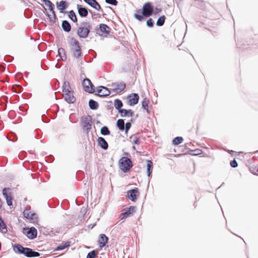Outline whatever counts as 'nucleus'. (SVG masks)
<instances>
[{
  "instance_id": "obj_1",
  "label": "nucleus",
  "mask_w": 258,
  "mask_h": 258,
  "mask_svg": "<svg viewBox=\"0 0 258 258\" xmlns=\"http://www.w3.org/2000/svg\"><path fill=\"white\" fill-rule=\"evenodd\" d=\"M137 12L134 14V17L138 21L141 22L144 20V17L147 18L152 16L154 13V7L150 2L145 3L142 8V15L140 14L141 10H139Z\"/></svg>"
},
{
  "instance_id": "obj_2",
  "label": "nucleus",
  "mask_w": 258,
  "mask_h": 258,
  "mask_svg": "<svg viewBox=\"0 0 258 258\" xmlns=\"http://www.w3.org/2000/svg\"><path fill=\"white\" fill-rule=\"evenodd\" d=\"M91 28V25L89 22H83L78 28L77 34L81 38H86L88 37Z\"/></svg>"
},
{
  "instance_id": "obj_3",
  "label": "nucleus",
  "mask_w": 258,
  "mask_h": 258,
  "mask_svg": "<svg viewBox=\"0 0 258 258\" xmlns=\"http://www.w3.org/2000/svg\"><path fill=\"white\" fill-rule=\"evenodd\" d=\"M120 168L124 173L127 172L133 165L132 160L128 157H123L119 160Z\"/></svg>"
},
{
  "instance_id": "obj_4",
  "label": "nucleus",
  "mask_w": 258,
  "mask_h": 258,
  "mask_svg": "<svg viewBox=\"0 0 258 258\" xmlns=\"http://www.w3.org/2000/svg\"><path fill=\"white\" fill-rule=\"evenodd\" d=\"M84 90L89 93H94L95 92V87L91 82V80L86 78L84 79L82 83Z\"/></svg>"
},
{
  "instance_id": "obj_5",
  "label": "nucleus",
  "mask_w": 258,
  "mask_h": 258,
  "mask_svg": "<svg viewBox=\"0 0 258 258\" xmlns=\"http://www.w3.org/2000/svg\"><path fill=\"white\" fill-rule=\"evenodd\" d=\"M23 233L29 239H34L37 235V230L34 227L24 228Z\"/></svg>"
},
{
  "instance_id": "obj_6",
  "label": "nucleus",
  "mask_w": 258,
  "mask_h": 258,
  "mask_svg": "<svg viewBox=\"0 0 258 258\" xmlns=\"http://www.w3.org/2000/svg\"><path fill=\"white\" fill-rule=\"evenodd\" d=\"M3 195L6 200L7 205L9 206L12 205L13 198L11 192V188L9 187H5L2 190Z\"/></svg>"
},
{
  "instance_id": "obj_7",
  "label": "nucleus",
  "mask_w": 258,
  "mask_h": 258,
  "mask_svg": "<svg viewBox=\"0 0 258 258\" xmlns=\"http://www.w3.org/2000/svg\"><path fill=\"white\" fill-rule=\"evenodd\" d=\"M92 116L90 115L82 117L81 121L83 123V127L89 132L92 128Z\"/></svg>"
},
{
  "instance_id": "obj_8",
  "label": "nucleus",
  "mask_w": 258,
  "mask_h": 258,
  "mask_svg": "<svg viewBox=\"0 0 258 258\" xmlns=\"http://www.w3.org/2000/svg\"><path fill=\"white\" fill-rule=\"evenodd\" d=\"M21 254L24 255L28 257H38L40 255V253L37 251H35L32 249L24 247Z\"/></svg>"
},
{
  "instance_id": "obj_9",
  "label": "nucleus",
  "mask_w": 258,
  "mask_h": 258,
  "mask_svg": "<svg viewBox=\"0 0 258 258\" xmlns=\"http://www.w3.org/2000/svg\"><path fill=\"white\" fill-rule=\"evenodd\" d=\"M136 210L137 207L136 206H130L129 208L125 209L124 212L120 214V219H124L133 215V214L136 212Z\"/></svg>"
},
{
  "instance_id": "obj_10",
  "label": "nucleus",
  "mask_w": 258,
  "mask_h": 258,
  "mask_svg": "<svg viewBox=\"0 0 258 258\" xmlns=\"http://www.w3.org/2000/svg\"><path fill=\"white\" fill-rule=\"evenodd\" d=\"M97 93L96 95L99 97H106L109 96L111 93L108 88L103 86L97 87Z\"/></svg>"
},
{
  "instance_id": "obj_11",
  "label": "nucleus",
  "mask_w": 258,
  "mask_h": 258,
  "mask_svg": "<svg viewBox=\"0 0 258 258\" xmlns=\"http://www.w3.org/2000/svg\"><path fill=\"white\" fill-rule=\"evenodd\" d=\"M125 84L122 82L120 83H112L111 85V89L112 92L116 94L121 93L125 88Z\"/></svg>"
},
{
  "instance_id": "obj_12",
  "label": "nucleus",
  "mask_w": 258,
  "mask_h": 258,
  "mask_svg": "<svg viewBox=\"0 0 258 258\" xmlns=\"http://www.w3.org/2000/svg\"><path fill=\"white\" fill-rule=\"evenodd\" d=\"M127 99L129 105L133 106L139 102V96L137 93H132L128 95Z\"/></svg>"
},
{
  "instance_id": "obj_13",
  "label": "nucleus",
  "mask_w": 258,
  "mask_h": 258,
  "mask_svg": "<svg viewBox=\"0 0 258 258\" xmlns=\"http://www.w3.org/2000/svg\"><path fill=\"white\" fill-rule=\"evenodd\" d=\"M56 6L57 9L59 11V13L65 14L67 13L66 9L68 8L69 4L66 1H61L59 2H57Z\"/></svg>"
},
{
  "instance_id": "obj_14",
  "label": "nucleus",
  "mask_w": 258,
  "mask_h": 258,
  "mask_svg": "<svg viewBox=\"0 0 258 258\" xmlns=\"http://www.w3.org/2000/svg\"><path fill=\"white\" fill-rule=\"evenodd\" d=\"M138 195L139 189L138 188L136 187L132 189L127 192V196L128 198L132 202H135L137 200Z\"/></svg>"
},
{
  "instance_id": "obj_15",
  "label": "nucleus",
  "mask_w": 258,
  "mask_h": 258,
  "mask_svg": "<svg viewBox=\"0 0 258 258\" xmlns=\"http://www.w3.org/2000/svg\"><path fill=\"white\" fill-rule=\"evenodd\" d=\"M48 9L50 11V12L52 13V15H50L48 13H46V15L48 17L49 21L51 23H55V20L56 19V16L55 15V13L54 11L55 6L53 4L51 6H50L48 7Z\"/></svg>"
},
{
  "instance_id": "obj_16",
  "label": "nucleus",
  "mask_w": 258,
  "mask_h": 258,
  "mask_svg": "<svg viewBox=\"0 0 258 258\" xmlns=\"http://www.w3.org/2000/svg\"><path fill=\"white\" fill-rule=\"evenodd\" d=\"M77 9L79 16L82 18H85L88 15V9L82 5L77 4Z\"/></svg>"
},
{
  "instance_id": "obj_17",
  "label": "nucleus",
  "mask_w": 258,
  "mask_h": 258,
  "mask_svg": "<svg viewBox=\"0 0 258 258\" xmlns=\"http://www.w3.org/2000/svg\"><path fill=\"white\" fill-rule=\"evenodd\" d=\"M24 217L28 220L35 222L37 220V214L35 213H31L28 210H25L23 211Z\"/></svg>"
},
{
  "instance_id": "obj_18",
  "label": "nucleus",
  "mask_w": 258,
  "mask_h": 258,
  "mask_svg": "<svg viewBox=\"0 0 258 258\" xmlns=\"http://www.w3.org/2000/svg\"><path fill=\"white\" fill-rule=\"evenodd\" d=\"M73 93L74 92L72 91L64 93V99L68 103H73L75 102L76 98L74 97Z\"/></svg>"
},
{
  "instance_id": "obj_19",
  "label": "nucleus",
  "mask_w": 258,
  "mask_h": 258,
  "mask_svg": "<svg viewBox=\"0 0 258 258\" xmlns=\"http://www.w3.org/2000/svg\"><path fill=\"white\" fill-rule=\"evenodd\" d=\"M84 1L88 4L89 6L94 8V9L101 11L103 10L101 9V6L97 2L96 0H84Z\"/></svg>"
},
{
  "instance_id": "obj_20",
  "label": "nucleus",
  "mask_w": 258,
  "mask_h": 258,
  "mask_svg": "<svg viewBox=\"0 0 258 258\" xmlns=\"http://www.w3.org/2000/svg\"><path fill=\"white\" fill-rule=\"evenodd\" d=\"M108 238L104 234H101L99 235V239L98 240V243L100 248L104 247L108 243Z\"/></svg>"
},
{
  "instance_id": "obj_21",
  "label": "nucleus",
  "mask_w": 258,
  "mask_h": 258,
  "mask_svg": "<svg viewBox=\"0 0 258 258\" xmlns=\"http://www.w3.org/2000/svg\"><path fill=\"white\" fill-rule=\"evenodd\" d=\"M119 114L122 117H132L135 115L134 112L132 110L125 109L123 108L122 110H120Z\"/></svg>"
},
{
  "instance_id": "obj_22",
  "label": "nucleus",
  "mask_w": 258,
  "mask_h": 258,
  "mask_svg": "<svg viewBox=\"0 0 258 258\" xmlns=\"http://www.w3.org/2000/svg\"><path fill=\"white\" fill-rule=\"evenodd\" d=\"M97 142L98 146L102 149L107 150L108 149V143L104 138L101 137H99L97 139Z\"/></svg>"
},
{
  "instance_id": "obj_23",
  "label": "nucleus",
  "mask_w": 258,
  "mask_h": 258,
  "mask_svg": "<svg viewBox=\"0 0 258 258\" xmlns=\"http://www.w3.org/2000/svg\"><path fill=\"white\" fill-rule=\"evenodd\" d=\"M62 30L66 32H69L71 30V25L67 20H63L61 24Z\"/></svg>"
},
{
  "instance_id": "obj_24",
  "label": "nucleus",
  "mask_w": 258,
  "mask_h": 258,
  "mask_svg": "<svg viewBox=\"0 0 258 258\" xmlns=\"http://www.w3.org/2000/svg\"><path fill=\"white\" fill-rule=\"evenodd\" d=\"M153 168V162L151 160H147V175L148 177H150L152 173Z\"/></svg>"
},
{
  "instance_id": "obj_25",
  "label": "nucleus",
  "mask_w": 258,
  "mask_h": 258,
  "mask_svg": "<svg viewBox=\"0 0 258 258\" xmlns=\"http://www.w3.org/2000/svg\"><path fill=\"white\" fill-rule=\"evenodd\" d=\"M110 28L106 24H100L99 25L100 31L105 34H109L110 33Z\"/></svg>"
},
{
  "instance_id": "obj_26",
  "label": "nucleus",
  "mask_w": 258,
  "mask_h": 258,
  "mask_svg": "<svg viewBox=\"0 0 258 258\" xmlns=\"http://www.w3.org/2000/svg\"><path fill=\"white\" fill-rule=\"evenodd\" d=\"M123 105V104L121 100L119 99H115L114 106L115 109L118 111V113L120 112V110H122L123 109L122 108Z\"/></svg>"
},
{
  "instance_id": "obj_27",
  "label": "nucleus",
  "mask_w": 258,
  "mask_h": 258,
  "mask_svg": "<svg viewBox=\"0 0 258 258\" xmlns=\"http://www.w3.org/2000/svg\"><path fill=\"white\" fill-rule=\"evenodd\" d=\"M13 250L14 251L18 254L22 253L23 250L24 249V247L21 244L15 243L13 245Z\"/></svg>"
},
{
  "instance_id": "obj_28",
  "label": "nucleus",
  "mask_w": 258,
  "mask_h": 258,
  "mask_svg": "<svg viewBox=\"0 0 258 258\" xmlns=\"http://www.w3.org/2000/svg\"><path fill=\"white\" fill-rule=\"evenodd\" d=\"M116 126L120 131H124L125 126L124 119H118L116 121Z\"/></svg>"
},
{
  "instance_id": "obj_29",
  "label": "nucleus",
  "mask_w": 258,
  "mask_h": 258,
  "mask_svg": "<svg viewBox=\"0 0 258 258\" xmlns=\"http://www.w3.org/2000/svg\"><path fill=\"white\" fill-rule=\"evenodd\" d=\"M70 246V243L69 242L63 241L61 244H60L59 245H57L56 247L55 250H57V251L62 250L65 249L66 248L69 247Z\"/></svg>"
},
{
  "instance_id": "obj_30",
  "label": "nucleus",
  "mask_w": 258,
  "mask_h": 258,
  "mask_svg": "<svg viewBox=\"0 0 258 258\" xmlns=\"http://www.w3.org/2000/svg\"><path fill=\"white\" fill-rule=\"evenodd\" d=\"M89 106L92 110H96L99 107L98 103L93 99H90L88 102Z\"/></svg>"
},
{
  "instance_id": "obj_31",
  "label": "nucleus",
  "mask_w": 258,
  "mask_h": 258,
  "mask_svg": "<svg viewBox=\"0 0 258 258\" xmlns=\"http://www.w3.org/2000/svg\"><path fill=\"white\" fill-rule=\"evenodd\" d=\"M58 54L62 60L65 61L67 60V55L66 54L65 50L63 48H59L58 49Z\"/></svg>"
},
{
  "instance_id": "obj_32",
  "label": "nucleus",
  "mask_w": 258,
  "mask_h": 258,
  "mask_svg": "<svg viewBox=\"0 0 258 258\" xmlns=\"http://www.w3.org/2000/svg\"><path fill=\"white\" fill-rule=\"evenodd\" d=\"M72 50L73 51L74 55L76 58H79L82 55V51L80 46L76 48H73Z\"/></svg>"
},
{
  "instance_id": "obj_33",
  "label": "nucleus",
  "mask_w": 258,
  "mask_h": 258,
  "mask_svg": "<svg viewBox=\"0 0 258 258\" xmlns=\"http://www.w3.org/2000/svg\"><path fill=\"white\" fill-rule=\"evenodd\" d=\"M0 230L4 233H6L8 231L6 224L4 222L2 217L0 216Z\"/></svg>"
},
{
  "instance_id": "obj_34",
  "label": "nucleus",
  "mask_w": 258,
  "mask_h": 258,
  "mask_svg": "<svg viewBox=\"0 0 258 258\" xmlns=\"http://www.w3.org/2000/svg\"><path fill=\"white\" fill-rule=\"evenodd\" d=\"M68 17L74 23H77L78 22V19L76 17L75 12L73 10H71L69 12Z\"/></svg>"
},
{
  "instance_id": "obj_35",
  "label": "nucleus",
  "mask_w": 258,
  "mask_h": 258,
  "mask_svg": "<svg viewBox=\"0 0 258 258\" xmlns=\"http://www.w3.org/2000/svg\"><path fill=\"white\" fill-rule=\"evenodd\" d=\"M62 92L64 93L71 91L70 83L68 81H64L62 85Z\"/></svg>"
},
{
  "instance_id": "obj_36",
  "label": "nucleus",
  "mask_w": 258,
  "mask_h": 258,
  "mask_svg": "<svg viewBox=\"0 0 258 258\" xmlns=\"http://www.w3.org/2000/svg\"><path fill=\"white\" fill-rule=\"evenodd\" d=\"M100 133L103 136H107L110 135V132L107 126H103L101 128Z\"/></svg>"
},
{
  "instance_id": "obj_37",
  "label": "nucleus",
  "mask_w": 258,
  "mask_h": 258,
  "mask_svg": "<svg viewBox=\"0 0 258 258\" xmlns=\"http://www.w3.org/2000/svg\"><path fill=\"white\" fill-rule=\"evenodd\" d=\"M165 19L166 18L164 15L160 16L157 21L156 25L158 26H162L165 23Z\"/></svg>"
},
{
  "instance_id": "obj_38",
  "label": "nucleus",
  "mask_w": 258,
  "mask_h": 258,
  "mask_svg": "<svg viewBox=\"0 0 258 258\" xmlns=\"http://www.w3.org/2000/svg\"><path fill=\"white\" fill-rule=\"evenodd\" d=\"M183 141V139L181 137H176L172 140V144L174 145H178L181 144Z\"/></svg>"
},
{
  "instance_id": "obj_39",
  "label": "nucleus",
  "mask_w": 258,
  "mask_h": 258,
  "mask_svg": "<svg viewBox=\"0 0 258 258\" xmlns=\"http://www.w3.org/2000/svg\"><path fill=\"white\" fill-rule=\"evenodd\" d=\"M97 255V252L95 250H93L88 253L86 258H96Z\"/></svg>"
},
{
  "instance_id": "obj_40",
  "label": "nucleus",
  "mask_w": 258,
  "mask_h": 258,
  "mask_svg": "<svg viewBox=\"0 0 258 258\" xmlns=\"http://www.w3.org/2000/svg\"><path fill=\"white\" fill-rule=\"evenodd\" d=\"M150 103L149 100L145 98L142 102V106L144 109H147V108H149V104Z\"/></svg>"
},
{
  "instance_id": "obj_41",
  "label": "nucleus",
  "mask_w": 258,
  "mask_h": 258,
  "mask_svg": "<svg viewBox=\"0 0 258 258\" xmlns=\"http://www.w3.org/2000/svg\"><path fill=\"white\" fill-rule=\"evenodd\" d=\"M70 43H71V45L72 46L74 47V48L78 47L80 46L79 41L73 37H72L71 38Z\"/></svg>"
},
{
  "instance_id": "obj_42",
  "label": "nucleus",
  "mask_w": 258,
  "mask_h": 258,
  "mask_svg": "<svg viewBox=\"0 0 258 258\" xmlns=\"http://www.w3.org/2000/svg\"><path fill=\"white\" fill-rule=\"evenodd\" d=\"M250 172L253 174L258 175V167L251 166L249 167Z\"/></svg>"
},
{
  "instance_id": "obj_43",
  "label": "nucleus",
  "mask_w": 258,
  "mask_h": 258,
  "mask_svg": "<svg viewBox=\"0 0 258 258\" xmlns=\"http://www.w3.org/2000/svg\"><path fill=\"white\" fill-rule=\"evenodd\" d=\"M131 140L134 142L135 144L139 145L140 143V139L135 136H132L130 137Z\"/></svg>"
},
{
  "instance_id": "obj_44",
  "label": "nucleus",
  "mask_w": 258,
  "mask_h": 258,
  "mask_svg": "<svg viewBox=\"0 0 258 258\" xmlns=\"http://www.w3.org/2000/svg\"><path fill=\"white\" fill-rule=\"evenodd\" d=\"M105 3L112 6H116L118 4L117 0H105Z\"/></svg>"
},
{
  "instance_id": "obj_45",
  "label": "nucleus",
  "mask_w": 258,
  "mask_h": 258,
  "mask_svg": "<svg viewBox=\"0 0 258 258\" xmlns=\"http://www.w3.org/2000/svg\"><path fill=\"white\" fill-rule=\"evenodd\" d=\"M154 21L152 18H149L147 21V26L150 28L154 26Z\"/></svg>"
},
{
  "instance_id": "obj_46",
  "label": "nucleus",
  "mask_w": 258,
  "mask_h": 258,
  "mask_svg": "<svg viewBox=\"0 0 258 258\" xmlns=\"http://www.w3.org/2000/svg\"><path fill=\"white\" fill-rule=\"evenodd\" d=\"M125 129L124 130L125 133L126 134L132 126L131 122H127L125 124Z\"/></svg>"
},
{
  "instance_id": "obj_47",
  "label": "nucleus",
  "mask_w": 258,
  "mask_h": 258,
  "mask_svg": "<svg viewBox=\"0 0 258 258\" xmlns=\"http://www.w3.org/2000/svg\"><path fill=\"white\" fill-rule=\"evenodd\" d=\"M48 7L51 6L53 3L50 0H41Z\"/></svg>"
},
{
  "instance_id": "obj_48",
  "label": "nucleus",
  "mask_w": 258,
  "mask_h": 258,
  "mask_svg": "<svg viewBox=\"0 0 258 258\" xmlns=\"http://www.w3.org/2000/svg\"><path fill=\"white\" fill-rule=\"evenodd\" d=\"M230 164V166L233 168H235V167H237V166H238V163L235 159L231 161Z\"/></svg>"
},
{
  "instance_id": "obj_49",
  "label": "nucleus",
  "mask_w": 258,
  "mask_h": 258,
  "mask_svg": "<svg viewBox=\"0 0 258 258\" xmlns=\"http://www.w3.org/2000/svg\"><path fill=\"white\" fill-rule=\"evenodd\" d=\"M14 26V25L13 23H8L6 25L5 27L7 29H10L12 28H13Z\"/></svg>"
},
{
  "instance_id": "obj_50",
  "label": "nucleus",
  "mask_w": 258,
  "mask_h": 258,
  "mask_svg": "<svg viewBox=\"0 0 258 258\" xmlns=\"http://www.w3.org/2000/svg\"><path fill=\"white\" fill-rule=\"evenodd\" d=\"M16 90L15 92L16 93H19L22 91V87L20 85H17L16 86Z\"/></svg>"
},
{
  "instance_id": "obj_51",
  "label": "nucleus",
  "mask_w": 258,
  "mask_h": 258,
  "mask_svg": "<svg viewBox=\"0 0 258 258\" xmlns=\"http://www.w3.org/2000/svg\"><path fill=\"white\" fill-rule=\"evenodd\" d=\"M162 11L161 9L158 8H155V10L154 9V14L157 15V14L161 12Z\"/></svg>"
},
{
  "instance_id": "obj_52",
  "label": "nucleus",
  "mask_w": 258,
  "mask_h": 258,
  "mask_svg": "<svg viewBox=\"0 0 258 258\" xmlns=\"http://www.w3.org/2000/svg\"><path fill=\"white\" fill-rule=\"evenodd\" d=\"M13 59V57L10 56H7L5 57V60L7 61H11Z\"/></svg>"
},
{
  "instance_id": "obj_53",
  "label": "nucleus",
  "mask_w": 258,
  "mask_h": 258,
  "mask_svg": "<svg viewBox=\"0 0 258 258\" xmlns=\"http://www.w3.org/2000/svg\"><path fill=\"white\" fill-rule=\"evenodd\" d=\"M192 151L195 152V153L192 154L193 155H199V154H200L201 152H202L201 150H200V149H197V150H195Z\"/></svg>"
},
{
  "instance_id": "obj_54",
  "label": "nucleus",
  "mask_w": 258,
  "mask_h": 258,
  "mask_svg": "<svg viewBox=\"0 0 258 258\" xmlns=\"http://www.w3.org/2000/svg\"><path fill=\"white\" fill-rule=\"evenodd\" d=\"M113 106L111 105H109L107 106V109H113Z\"/></svg>"
},
{
  "instance_id": "obj_55",
  "label": "nucleus",
  "mask_w": 258,
  "mask_h": 258,
  "mask_svg": "<svg viewBox=\"0 0 258 258\" xmlns=\"http://www.w3.org/2000/svg\"><path fill=\"white\" fill-rule=\"evenodd\" d=\"M94 15L96 16L97 17H98V18H100L101 17V15L99 13L94 14Z\"/></svg>"
},
{
  "instance_id": "obj_56",
  "label": "nucleus",
  "mask_w": 258,
  "mask_h": 258,
  "mask_svg": "<svg viewBox=\"0 0 258 258\" xmlns=\"http://www.w3.org/2000/svg\"><path fill=\"white\" fill-rule=\"evenodd\" d=\"M146 112L148 113V114H150V111L149 109V108H147V109H144Z\"/></svg>"
},
{
  "instance_id": "obj_57",
  "label": "nucleus",
  "mask_w": 258,
  "mask_h": 258,
  "mask_svg": "<svg viewBox=\"0 0 258 258\" xmlns=\"http://www.w3.org/2000/svg\"><path fill=\"white\" fill-rule=\"evenodd\" d=\"M135 120H136V118H131L130 122H131V123H132V122H134L135 121Z\"/></svg>"
},
{
  "instance_id": "obj_58",
  "label": "nucleus",
  "mask_w": 258,
  "mask_h": 258,
  "mask_svg": "<svg viewBox=\"0 0 258 258\" xmlns=\"http://www.w3.org/2000/svg\"><path fill=\"white\" fill-rule=\"evenodd\" d=\"M28 74H29V73H28V72H25V75H26V77L28 76Z\"/></svg>"
},
{
  "instance_id": "obj_59",
  "label": "nucleus",
  "mask_w": 258,
  "mask_h": 258,
  "mask_svg": "<svg viewBox=\"0 0 258 258\" xmlns=\"http://www.w3.org/2000/svg\"><path fill=\"white\" fill-rule=\"evenodd\" d=\"M35 132H36V133L37 135H39V133H38L39 130H36V131H35Z\"/></svg>"
},
{
  "instance_id": "obj_60",
  "label": "nucleus",
  "mask_w": 258,
  "mask_h": 258,
  "mask_svg": "<svg viewBox=\"0 0 258 258\" xmlns=\"http://www.w3.org/2000/svg\"><path fill=\"white\" fill-rule=\"evenodd\" d=\"M139 117V115H138V114H137L136 115L135 118H137V117Z\"/></svg>"
},
{
  "instance_id": "obj_61",
  "label": "nucleus",
  "mask_w": 258,
  "mask_h": 258,
  "mask_svg": "<svg viewBox=\"0 0 258 258\" xmlns=\"http://www.w3.org/2000/svg\"><path fill=\"white\" fill-rule=\"evenodd\" d=\"M226 152H232V151L226 150Z\"/></svg>"
},
{
  "instance_id": "obj_62",
  "label": "nucleus",
  "mask_w": 258,
  "mask_h": 258,
  "mask_svg": "<svg viewBox=\"0 0 258 258\" xmlns=\"http://www.w3.org/2000/svg\"><path fill=\"white\" fill-rule=\"evenodd\" d=\"M106 8H109V9H111V8L110 7H109V6L107 7Z\"/></svg>"
},
{
  "instance_id": "obj_63",
  "label": "nucleus",
  "mask_w": 258,
  "mask_h": 258,
  "mask_svg": "<svg viewBox=\"0 0 258 258\" xmlns=\"http://www.w3.org/2000/svg\"><path fill=\"white\" fill-rule=\"evenodd\" d=\"M222 149H223V150L226 151V149L225 148H223Z\"/></svg>"
},
{
  "instance_id": "obj_64",
  "label": "nucleus",
  "mask_w": 258,
  "mask_h": 258,
  "mask_svg": "<svg viewBox=\"0 0 258 258\" xmlns=\"http://www.w3.org/2000/svg\"><path fill=\"white\" fill-rule=\"evenodd\" d=\"M99 122H100V121H98L97 122V123H99Z\"/></svg>"
}]
</instances>
